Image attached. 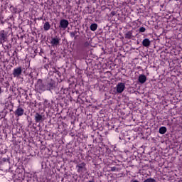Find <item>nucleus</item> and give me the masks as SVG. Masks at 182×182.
I'll list each match as a JSON object with an SVG mask.
<instances>
[{
  "mask_svg": "<svg viewBox=\"0 0 182 182\" xmlns=\"http://www.w3.org/2000/svg\"><path fill=\"white\" fill-rule=\"evenodd\" d=\"M2 93V88L0 87V95Z\"/></svg>",
  "mask_w": 182,
  "mask_h": 182,
  "instance_id": "obj_23",
  "label": "nucleus"
},
{
  "mask_svg": "<svg viewBox=\"0 0 182 182\" xmlns=\"http://www.w3.org/2000/svg\"><path fill=\"white\" fill-rule=\"evenodd\" d=\"M143 182H156V179L153 178H149L144 180Z\"/></svg>",
  "mask_w": 182,
  "mask_h": 182,
  "instance_id": "obj_16",
  "label": "nucleus"
},
{
  "mask_svg": "<svg viewBox=\"0 0 182 182\" xmlns=\"http://www.w3.org/2000/svg\"><path fill=\"white\" fill-rule=\"evenodd\" d=\"M85 38L87 40L92 39V33L89 31H86Z\"/></svg>",
  "mask_w": 182,
  "mask_h": 182,
  "instance_id": "obj_15",
  "label": "nucleus"
},
{
  "mask_svg": "<svg viewBox=\"0 0 182 182\" xmlns=\"http://www.w3.org/2000/svg\"><path fill=\"white\" fill-rule=\"evenodd\" d=\"M38 83H42V80H38Z\"/></svg>",
  "mask_w": 182,
  "mask_h": 182,
  "instance_id": "obj_24",
  "label": "nucleus"
},
{
  "mask_svg": "<svg viewBox=\"0 0 182 182\" xmlns=\"http://www.w3.org/2000/svg\"><path fill=\"white\" fill-rule=\"evenodd\" d=\"M92 182H95V181H92Z\"/></svg>",
  "mask_w": 182,
  "mask_h": 182,
  "instance_id": "obj_26",
  "label": "nucleus"
},
{
  "mask_svg": "<svg viewBox=\"0 0 182 182\" xmlns=\"http://www.w3.org/2000/svg\"><path fill=\"white\" fill-rule=\"evenodd\" d=\"M124 89H126V85H124V82H119L117 85V92L118 93H123V92H124Z\"/></svg>",
  "mask_w": 182,
  "mask_h": 182,
  "instance_id": "obj_1",
  "label": "nucleus"
},
{
  "mask_svg": "<svg viewBox=\"0 0 182 182\" xmlns=\"http://www.w3.org/2000/svg\"><path fill=\"white\" fill-rule=\"evenodd\" d=\"M35 120L36 123H41V122L43 120V117L39 113L37 112L35 115Z\"/></svg>",
  "mask_w": 182,
  "mask_h": 182,
  "instance_id": "obj_7",
  "label": "nucleus"
},
{
  "mask_svg": "<svg viewBox=\"0 0 182 182\" xmlns=\"http://www.w3.org/2000/svg\"><path fill=\"white\" fill-rule=\"evenodd\" d=\"M138 80L139 83H141V85H143V83H146V80H147V77L144 75H140L139 76Z\"/></svg>",
  "mask_w": 182,
  "mask_h": 182,
  "instance_id": "obj_6",
  "label": "nucleus"
},
{
  "mask_svg": "<svg viewBox=\"0 0 182 182\" xmlns=\"http://www.w3.org/2000/svg\"><path fill=\"white\" fill-rule=\"evenodd\" d=\"M139 33L146 32V28H144V27H140L139 29Z\"/></svg>",
  "mask_w": 182,
  "mask_h": 182,
  "instance_id": "obj_18",
  "label": "nucleus"
},
{
  "mask_svg": "<svg viewBox=\"0 0 182 182\" xmlns=\"http://www.w3.org/2000/svg\"><path fill=\"white\" fill-rule=\"evenodd\" d=\"M70 36L71 38H75V39H76V31L71 33Z\"/></svg>",
  "mask_w": 182,
  "mask_h": 182,
  "instance_id": "obj_19",
  "label": "nucleus"
},
{
  "mask_svg": "<svg viewBox=\"0 0 182 182\" xmlns=\"http://www.w3.org/2000/svg\"><path fill=\"white\" fill-rule=\"evenodd\" d=\"M166 132H167V128L166 127H161L159 128L160 134H166Z\"/></svg>",
  "mask_w": 182,
  "mask_h": 182,
  "instance_id": "obj_10",
  "label": "nucleus"
},
{
  "mask_svg": "<svg viewBox=\"0 0 182 182\" xmlns=\"http://www.w3.org/2000/svg\"><path fill=\"white\" fill-rule=\"evenodd\" d=\"M133 36V33L132 31H128L125 33V39H132Z\"/></svg>",
  "mask_w": 182,
  "mask_h": 182,
  "instance_id": "obj_12",
  "label": "nucleus"
},
{
  "mask_svg": "<svg viewBox=\"0 0 182 182\" xmlns=\"http://www.w3.org/2000/svg\"><path fill=\"white\" fill-rule=\"evenodd\" d=\"M0 41L1 42H6V36H5V34L4 33H1L0 34Z\"/></svg>",
  "mask_w": 182,
  "mask_h": 182,
  "instance_id": "obj_13",
  "label": "nucleus"
},
{
  "mask_svg": "<svg viewBox=\"0 0 182 182\" xmlns=\"http://www.w3.org/2000/svg\"><path fill=\"white\" fill-rule=\"evenodd\" d=\"M92 139L94 141H97V138H95V135H92Z\"/></svg>",
  "mask_w": 182,
  "mask_h": 182,
  "instance_id": "obj_21",
  "label": "nucleus"
},
{
  "mask_svg": "<svg viewBox=\"0 0 182 182\" xmlns=\"http://www.w3.org/2000/svg\"><path fill=\"white\" fill-rule=\"evenodd\" d=\"M21 75H22V67H18L14 70L13 76L14 77H18V76H21Z\"/></svg>",
  "mask_w": 182,
  "mask_h": 182,
  "instance_id": "obj_2",
  "label": "nucleus"
},
{
  "mask_svg": "<svg viewBox=\"0 0 182 182\" xmlns=\"http://www.w3.org/2000/svg\"><path fill=\"white\" fill-rule=\"evenodd\" d=\"M90 45H92V38H89V40H86L84 43L83 46L85 48H90Z\"/></svg>",
  "mask_w": 182,
  "mask_h": 182,
  "instance_id": "obj_9",
  "label": "nucleus"
},
{
  "mask_svg": "<svg viewBox=\"0 0 182 182\" xmlns=\"http://www.w3.org/2000/svg\"><path fill=\"white\" fill-rule=\"evenodd\" d=\"M92 133H94L95 134H96V133H97V134H98L99 132H96V131H93Z\"/></svg>",
  "mask_w": 182,
  "mask_h": 182,
  "instance_id": "obj_22",
  "label": "nucleus"
},
{
  "mask_svg": "<svg viewBox=\"0 0 182 182\" xmlns=\"http://www.w3.org/2000/svg\"><path fill=\"white\" fill-rule=\"evenodd\" d=\"M96 29H97V24H96V23H92V31H96Z\"/></svg>",
  "mask_w": 182,
  "mask_h": 182,
  "instance_id": "obj_17",
  "label": "nucleus"
},
{
  "mask_svg": "<svg viewBox=\"0 0 182 182\" xmlns=\"http://www.w3.org/2000/svg\"><path fill=\"white\" fill-rule=\"evenodd\" d=\"M43 29L44 31H49V29H50V24L49 23V22H46L43 25Z\"/></svg>",
  "mask_w": 182,
  "mask_h": 182,
  "instance_id": "obj_11",
  "label": "nucleus"
},
{
  "mask_svg": "<svg viewBox=\"0 0 182 182\" xmlns=\"http://www.w3.org/2000/svg\"><path fill=\"white\" fill-rule=\"evenodd\" d=\"M25 110L21 107H18L17 109L15 111V114L19 117V116H23Z\"/></svg>",
  "mask_w": 182,
  "mask_h": 182,
  "instance_id": "obj_5",
  "label": "nucleus"
},
{
  "mask_svg": "<svg viewBox=\"0 0 182 182\" xmlns=\"http://www.w3.org/2000/svg\"><path fill=\"white\" fill-rule=\"evenodd\" d=\"M142 45L145 48H148V46H150V40L149 38H145L142 41Z\"/></svg>",
  "mask_w": 182,
  "mask_h": 182,
  "instance_id": "obj_8",
  "label": "nucleus"
},
{
  "mask_svg": "<svg viewBox=\"0 0 182 182\" xmlns=\"http://www.w3.org/2000/svg\"><path fill=\"white\" fill-rule=\"evenodd\" d=\"M116 170H117V168L116 166L111 168V171H116Z\"/></svg>",
  "mask_w": 182,
  "mask_h": 182,
  "instance_id": "obj_20",
  "label": "nucleus"
},
{
  "mask_svg": "<svg viewBox=\"0 0 182 182\" xmlns=\"http://www.w3.org/2000/svg\"><path fill=\"white\" fill-rule=\"evenodd\" d=\"M77 167L78 168L79 173H80V171H82V170H83V168L85 167V164H81L77 165Z\"/></svg>",
  "mask_w": 182,
  "mask_h": 182,
  "instance_id": "obj_14",
  "label": "nucleus"
},
{
  "mask_svg": "<svg viewBox=\"0 0 182 182\" xmlns=\"http://www.w3.org/2000/svg\"><path fill=\"white\" fill-rule=\"evenodd\" d=\"M50 43L52 46H58L60 43V38L55 37L51 39Z\"/></svg>",
  "mask_w": 182,
  "mask_h": 182,
  "instance_id": "obj_4",
  "label": "nucleus"
},
{
  "mask_svg": "<svg viewBox=\"0 0 182 182\" xmlns=\"http://www.w3.org/2000/svg\"><path fill=\"white\" fill-rule=\"evenodd\" d=\"M90 29H92V25L90 26Z\"/></svg>",
  "mask_w": 182,
  "mask_h": 182,
  "instance_id": "obj_25",
  "label": "nucleus"
},
{
  "mask_svg": "<svg viewBox=\"0 0 182 182\" xmlns=\"http://www.w3.org/2000/svg\"><path fill=\"white\" fill-rule=\"evenodd\" d=\"M69 26V21L68 20L62 19L60 21V28H62V29H66Z\"/></svg>",
  "mask_w": 182,
  "mask_h": 182,
  "instance_id": "obj_3",
  "label": "nucleus"
}]
</instances>
